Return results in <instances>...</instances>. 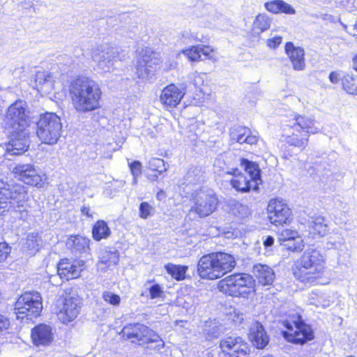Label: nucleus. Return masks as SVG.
<instances>
[{
  "label": "nucleus",
  "mask_w": 357,
  "mask_h": 357,
  "mask_svg": "<svg viewBox=\"0 0 357 357\" xmlns=\"http://www.w3.org/2000/svg\"><path fill=\"white\" fill-rule=\"evenodd\" d=\"M69 94L75 109L79 113L93 112L100 107L102 91L95 80L79 76L71 80Z\"/></svg>",
  "instance_id": "nucleus-1"
},
{
  "label": "nucleus",
  "mask_w": 357,
  "mask_h": 357,
  "mask_svg": "<svg viewBox=\"0 0 357 357\" xmlns=\"http://www.w3.org/2000/svg\"><path fill=\"white\" fill-rule=\"evenodd\" d=\"M200 54H203L206 58L211 59V53L213 52V50L210 46L199 45Z\"/></svg>",
  "instance_id": "nucleus-55"
},
{
  "label": "nucleus",
  "mask_w": 357,
  "mask_h": 357,
  "mask_svg": "<svg viewBox=\"0 0 357 357\" xmlns=\"http://www.w3.org/2000/svg\"><path fill=\"white\" fill-rule=\"evenodd\" d=\"M11 252V247L6 242L0 243V264L4 262Z\"/></svg>",
  "instance_id": "nucleus-49"
},
{
  "label": "nucleus",
  "mask_w": 357,
  "mask_h": 357,
  "mask_svg": "<svg viewBox=\"0 0 357 357\" xmlns=\"http://www.w3.org/2000/svg\"><path fill=\"white\" fill-rule=\"evenodd\" d=\"M208 357H226L227 354L225 349L222 348V346H219L218 347H215L211 349L207 353Z\"/></svg>",
  "instance_id": "nucleus-52"
},
{
  "label": "nucleus",
  "mask_w": 357,
  "mask_h": 357,
  "mask_svg": "<svg viewBox=\"0 0 357 357\" xmlns=\"http://www.w3.org/2000/svg\"><path fill=\"white\" fill-rule=\"evenodd\" d=\"M232 161L236 163L240 162L248 175V178L254 183V191H258L259 185L261 183L262 181L261 170L256 162L248 159L237 158L234 153H227L216 159L214 162V166H220L226 162L230 164Z\"/></svg>",
  "instance_id": "nucleus-11"
},
{
  "label": "nucleus",
  "mask_w": 357,
  "mask_h": 357,
  "mask_svg": "<svg viewBox=\"0 0 357 357\" xmlns=\"http://www.w3.org/2000/svg\"><path fill=\"white\" fill-rule=\"evenodd\" d=\"M203 333L206 339L211 340L221 335L223 333V327L215 321H210L205 325Z\"/></svg>",
  "instance_id": "nucleus-40"
},
{
  "label": "nucleus",
  "mask_w": 357,
  "mask_h": 357,
  "mask_svg": "<svg viewBox=\"0 0 357 357\" xmlns=\"http://www.w3.org/2000/svg\"><path fill=\"white\" fill-rule=\"evenodd\" d=\"M284 131V141L289 145L303 149L307 145L310 135L317 133L319 128L315 126V121L312 118L295 114Z\"/></svg>",
  "instance_id": "nucleus-4"
},
{
  "label": "nucleus",
  "mask_w": 357,
  "mask_h": 357,
  "mask_svg": "<svg viewBox=\"0 0 357 357\" xmlns=\"http://www.w3.org/2000/svg\"><path fill=\"white\" fill-rule=\"evenodd\" d=\"M165 268L174 279L180 281L185 278V273L188 266L169 263L165 266Z\"/></svg>",
  "instance_id": "nucleus-39"
},
{
  "label": "nucleus",
  "mask_w": 357,
  "mask_h": 357,
  "mask_svg": "<svg viewBox=\"0 0 357 357\" xmlns=\"http://www.w3.org/2000/svg\"><path fill=\"white\" fill-rule=\"evenodd\" d=\"M122 334L132 342L139 344L162 341L160 336L153 330L139 323L127 324L123 327Z\"/></svg>",
  "instance_id": "nucleus-12"
},
{
  "label": "nucleus",
  "mask_w": 357,
  "mask_h": 357,
  "mask_svg": "<svg viewBox=\"0 0 357 357\" xmlns=\"http://www.w3.org/2000/svg\"><path fill=\"white\" fill-rule=\"evenodd\" d=\"M29 146V141L26 129L11 131V139L7 147V151L9 154L13 155H20L27 151Z\"/></svg>",
  "instance_id": "nucleus-21"
},
{
  "label": "nucleus",
  "mask_w": 357,
  "mask_h": 357,
  "mask_svg": "<svg viewBox=\"0 0 357 357\" xmlns=\"http://www.w3.org/2000/svg\"><path fill=\"white\" fill-rule=\"evenodd\" d=\"M289 249L292 250L294 252H298L303 250V245L299 243L298 245L291 246L288 245Z\"/></svg>",
  "instance_id": "nucleus-61"
},
{
  "label": "nucleus",
  "mask_w": 357,
  "mask_h": 357,
  "mask_svg": "<svg viewBox=\"0 0 357 357\" xmlns=\"http://www.w3.org/2000/svg\"><path fill=\"white\" fill-rule=\"evenodd\" d=\"M285 51L291 61L294 70H303L305 69L303 49L296 47L292 43L288 42L285 45Z\"/></svg>",
  "instance_id": "nucleus-28"
},
{
  "label": "nucleus",
  "mask_w": 357,
  "mask_h": 357,
  "mask_svg": "<svg viewBox=\"0 0 357 357\" xmlns=\"http://www.w3.org/2000/svg\"><path fill=\"white\" fill-rule=\"evenodd\" d=\"M110 234V229L104 220H98L93 227L92 236L97 241L107 238Z\"/></svg>",
  "instance_id": "nucleus-36"
},
{
  "label": "nucleus",
  "mask_w": 357,
  "mask_h": 357,
  "mask_svg": "<svg viewBox=\"0 0 357 357\" xmlns=\"http://www.w3.org/2000/svg\"><path fill=\"white\" fill-rule=\"evenodd\" d=\"M271 22V21L267 15L260 14L257 16L254 22V26L255 29H258L260 32H262L270 28Z\"/></svg>",
  "instance_id": "nucleus-43"
},
{
  "label": "nucleus",
  "mask_w": 357,
  "mask_h": 357,
  "mask_svg": "<svg viewBox=\"0 0 357 357\" xmlns=\"http://www.w3.org/2000/svg\"><path fill=\"white\" fill-rule=\"evenodd\" d=\"M150 297L152 299L160 298L163 294L162 287L158 284H154L149 288Z\"/></svg>",
  "instance_id": "nucleus-51"
},
{
  "label": "nucleus",
  "mask_w": 357,
  "mask_h": 357,
  "mask_svg": "<svg viewBox=\"0 0 357 357\" xmlns=\"http://www.w3.org/2000/svg\"><path fill=\"white\" fill-rule=\"evenodd\" d=\"M342 86L347 93L357 95V85L354 83V77L352 75H344L342 79Z\"/></svg>",
  "instance_id": "nucleus-41"
},
{
  "label": "nucleus",
  "mask_w": 357,
  "mask_h": 357,
  "mask_svg": "<svg viewBox=\"0 0 357 357\" xmlns=\"http://www.w3.org/2000/svg\"><path fill=\"white\" fill-rule=\"evenodd\" d=\"M36 84L38 89L48 91L52 89L53 83L51 75L47 71H38L35 76Z\"/></svg>",
  "instance_id": "nucleus-35"
},
{
  "label": "nucleus",
  "mask_w": 357,
  "mask_h": 357,
  "mask_svg": "<svg viewBox=\"0 0 357 357\" xmlns=\"http://www.w3.org/2000/svg\"><path fill=\"white\" fill-rule=\"evenodd\" d=\"M42 238L38 233H29L26 239L25 247L29 251V255H34L42 246Z\"/></svg>",
  "instance_id": "nucleus-38"
},
{
  "label": "nucleus",
  "mask_w": 357,
  "mask_h": 357,
  "mask_svg": "<svg viewBox=\"0 0 357 357\" xmlns=\"http://www.w3.org/2000/svg\"><path fill=\"white\" fill-rule=\"evenodd\" d=\"M0 199H5L8 210L22 207L28 200L26 188L19 183L9 184L0 181Z\"/></svg>",
  "instance_id": "nucleus-9"
},
{
  "label": "nucleus",
  "mask_w": 357,
  "mask_h": 357,
  "mask_svg": "<svg viewBox=\"0 0 357 357\" xmlns=\"http://www.w3.org/2000/svg\"><path fill=\"white\" fill-rule=\"evenodd\" d=\"M22 3H24L26 6L27 7H31L33 5V3L32 2H26V1H24V2H22Z\"/></svg>",
  "instance_id": "nucleus-63"
},
{
  "label": "nucleus",
  "mask_w": 357,
  "mask_h": 357,
  "mask_svg": "<svg viewBox=\"0 0 357 357\" xmlns=\"http://www.w3.org/2000/svg\"><path fill=\"white\" fill-rule=\"evenodd\" d=\"M83 261H70L67 259H61L57 265V273L61 278L70 280L77 278L82 271Z\"/></svg>",
  "instance_id": "nucleus-22"
},
{
  "label": "nucleus",
  "mask_w": 357,
  "mask_h": 357,
  "mask_svg": "<svg viewBox=\"0 0 357 357\" xmlns=\"http://www.w3.org/2000/svg\"><path fill=\"white\" fill-rule=\"evenodd\" d=\"M102 299L113 306H119L121 303V298L119 295L109 291H105L102 294Z\"/></svg>",
  "instance_id": "nucleus-44"
},
{
  "label": "nucleus",
  "mask_w": 357,
  "mask_h": 357,
  "mask_svg": "<svg viewBox=\"0 0 357 357\" xmlns=\"http://www.w3.org/2000/svg\"><path fill=\"white\" fill-rule=\"evenodd\" d=\"M13 172L18 180L27 185L36 188H41L43 185L41 172L33 164H18Z\"/></svg>",
  "instance_id": "nucleus-16"
},
{
  "label": "nucleus",
  "mask_w": 357,
  "mask_h": 357,
  "mask_svg": "<svg viewBox=\"0 0 357 357\" xmlns=\"http://www.w3.org/2000/svg\"><path fill=\"white\" fill-rule=\"evenodd\" d=\"M90 240L79 235L70 236L66 243L67 246L70 248L75 255L89 254Z\"/></svg>",
  "instance_id": "nucleus-29"
},
{
  "label": "nucleus",
  "mask_w": 357,
  "mask_h": 357,
  "mask_svg": "<svg viewBox=\"0 0 357 357\" xmlns=\"http://www.w3.org/2000/svg\"><path fill=\"white\" fill-rule=\"evenodd\" d=\"M160 63L156 53L149 49L142 50L137 58L136 73L139 78L146 79L153 74Z\"/></svg>",
  "instance_id": "nucleus-15"
},
{
  "label": "nucleus",
  "mask_w": 357,
  "mask_h": 357,
  "mask_svg": "<svg viewBox=\"0 0 357 357\" xmlns=\"http://www.w3.org/2000/svg\"><path fill=\"white\" fill-rule=\"evenodd\" d=\"M227 208L228 213L239 222H248L251 219L252 211L250 207L234 199L227 200Z\"/></svg>",
  "instance_id": "nucleus-23"
},
{
  "label": "nucleus",
  "mask_w": 357,
  "mask_h": 357,
  "mask_svg": "<svg viewBox=\"0 0 357 357\" xmlns=\"http://www.w3.org/2000/svg\"><path fill=\"white\" fill-rule=\"evenodd\" d=\"M234 257L225 252H211L202 256L197 264V272L202 279L220 278L236 266Z\"/></svg>",
  "instance_id": "nucleus-3"
},
{
  "label": "nucleus",
  "mask_w": 357,
  "mask_h": 357,
  "mask_svg": "<svg viewBox=\"0 0 357 357\" xmlns=\"http://www.w3.org/2000/svg\"><path fill=\"white\" fill-rule=\"evenodd\" d=\"M43 310L42 298L36 291H29L22 294L14 306L17 319L31 321L40 314Z\"/></svg>",
  "instance_id": "nucleus-8"
},
{
  "label": "nucleus",
  "mask_w": 357,
  "mask_h": 357,
  "mask_svg": "<svg viewBox=\"0 0 357 357\" xmlns=\"http://www.w3.org/2000/svg\"><path fill=\"white\" fill-rule=\"evenodd\" d=\"M185 92L180 89L174 84L167 86L162 91L160 101L166 106L176 107L183 98Z\"/></svg>",
  "instance_id": "nucleus-25"
},
{
  "label": "nucleus",
  "mask_w": 357,
  "mask_h": 357,
  "mask_svg": "<svg viewBox=\"0 0 357 357\" xmlns=\"http://www.w3.org/2000/svg\"><path fill=\"white\" fill-rule=\"evenodd\" d=\"M183 54L192 61H197L201 58L199 46H192L190 49L183 51Z\"/></svg>",
  "instance_id": "nucleus-47"
},
{
  "label": "nucleus",
  "mask_w": 357,
  "mask_h": 357,
  "mask_svg": "<svg viewBox=\"0 0 357 357\" xmlns=\"http://www.w3.org/2000/svg\"><path fill=\"white\" fill-rule=\"evenodd\" d=\"M139 217L143 219H146L154 213V208L151 206L148 202H144L140 204L139 207Z\"/></svg>",
  "instance_id": "nucleus-46"
},
{
  "label": "nucleus",
  "mask_w": 357,
  "mask_h": 357,
  "mask_svg": "<svg viewBox=\"0 0 357 357\" xmlns=\"http://www.w3.org/2000/svg\"><path fill=\"white\" fill-rule=\"evenodd\" d=\"M6 201L5 199H0V216L3 215L6 211H9L8 207H5Z\"/></svg>",
  "instance_id": "nucleus-59"
},
{
  "label": "nucleus",
  "mask_w": 357,
  "mask_h": 357,
  "mask_svg": "<svg viewBox=\"0 0 357 357\" xmlns=\"http://www.w3.org/2000/svg\"><path fill=\"white\" fill-rule=\"evenodd\" d=\"M153 179L155 180L158 177V174H155L153 175Z\"/></svg>",
  "instance_id": "nucleus-64"
},
{
  "label": "nucleus",
  "mask_w": 357,
  "mask_h": 357,
  "mask_svg": "<svg viewBox=\"0 0 357 357\" xmlns=\"http://www.w3.org/2000/svg\"><path fill=\"white\" fill-rule=\"evenodd\" d=\"M218 199L211 190H200L193 198L190 212H195L200 218L208 216L217 208Z\"/></svg>",
  "instance_id": "nucleus-10"
},
{
  "label": "nucleus",
  "mask_w": 357,
  "mask_h": 357,
  "mask_svg": "<svg viewBox=\"0 0 357 357\" xmlns=\"http://www.w3.org/2000/svg\"><path fill=\"white\" fill-rule=\"evenodd\" d=\"M280 323L286 328L282 332V336L289 342L303 344L314 337L311 326L298 313L289 314Z\"/></svg>",
  "instance_id": "nucleus-5"
},
{
  "label": "nucleus",
  "mask_w": 357,
  "mask_h": 357,
  "mask_svg": "<svg viewBox=\"0 0 357 357\" xmlns=\"http://www.w3.org/2000/svg\"><path fill=\"white\" fill-rule=\"evenodd\" d=\"M264 6L267 10L275 14L284 13L288 15L295 14V9L289 3L282 0H273L265 3Z\"/></svg>",
  "instance_id": "nucleus-32"
},
{
  "label": "nucleus",
  "mask_w": 357,
  "mask_h": 357,
  "mask_svg": "<svg viewBox=\"0 0 357 357\" xmlns=\"http://www.w3.org/2000/svg\"><path fill=\"white\" fill-rule=\"evenodd\" d=\"M264 245L266 248L271 247L274 243V238L271 236H266V239L264 241Z\"/></svg>",
  "instance_id": "nucleus-58"
},
{
  "label": "nucleus",
  "mask_w": 357,
  "mask_h": 357,
  "mask_svg": "<svg viewBox=\"0 0 357 357\" xmlns=\"http://www.w3.org/2000/svg\"><path fill=\"white\" fill-rule=\"evenodd\" d=\"M267 211L268 218L273 225L279 226L289 223L291 211L282 200L271 199L268 205Z\"/></svg>",
  "instance_id": "nucleus-17"
},
{
  "label": "nucleus",
  "mask_w": 357,
  "mask_h": 357,
  "mask_svg": "<svg viewBox=\"0 0 357 357\" xmlns=\"http://www.w3.org/2000/svg\"><path fill=\"white\" fill-rule=\"evenodd\" d=\"M324 257L321 251L309 248L294 261L291 270L294 278L305 287L320 283L324 269Z\"/></svg>",
  "instance_id": "nucleus-2"
},
{
  "label": "nucleus",
  "mask_w": 357,
  "mask_h": 357,
  "mask_svg": "<svg viewBox=\"0 0 357 357\" xmlns=\"http://www.w3.org/2000/svg\"><path fill=\"white\" fill-rule=\"evenodd\" d=\"M282 37L278 36L268 39L267 45L271 48H276L282 43Z\"/></svg>",
  "instance_id": "nucleus-56"
},
{
  "label": "nucleus",
  "mask_w": 357,
  "mask_h": 357,
  "mask_svg": "<svg viewBox=\"0 0 357 357\" xmlns=\"http://www.w3.org/2000/svg\"><path fill=\"white\" fill-rule=\"evenodd\" d=\"M225 166H219L222 172L227 174H231L234 178L231 180V184L234 188L241 192H247L250 190H254V183L248 176L242 174L238 168L234 165L223 164Z\"/></svg>",
  "instance_id": "nucleus-18"
},
{
  "label": "nucleus",
  "mask_w": 357,
  "mask_h": 357,
  "mask_svg": "<svg viewBox=\"0 0 357 357\" xmlns=\"http://www.w3.org/2000/svg\"><path fill=\"white\" fill-rule=\"evenodd\" d=\"M204 179V172L200 167H192L190 168L185 175L182 184L195 185L202 183Z\"/></svg>",
  "instance_id": "nucleus-34"
},
{
  "label": "nucleus",
  "mask_w": 357,
  "mask_h": 357,
  "mask_svg": "<svg viewBox=\"0 0 357 357\" xmlns=\"http://www.w3.org/2000/svg\"><path fill=\"white\" fill-rule=\"evenodd\" d=\"M36 135L44 144H55L60 136L62 128L60 117L54 112L41 114L36 122Z\"/></svg>",
  "instance_id": "nucleus-7"
},
{
  "label": "nucleus",
  "mask_w": 357,
  "mask_h": 357,
  "mask_svg": "<svg viewBox=\"0 0 357 357\" xmlns=\"http://www.w3.org/2000/svg\"><path fill=\"white\" fill-rule=\"evenodd\" d=\"M234 321L236 323L241 324L244 320V314L243 313H241L239 312H236V310L234 311Z\"/></svg>",
  "instance_id": "nucleus-57"
},
{
  "label": "nucleus",
  "mask_w": 357,
  "mask_h": 357,
  "mask_svg": "<svg viewBox=\"0 0 357 357\" xmlns=\"http://www.w3.org/2000/svg\"><path fill=\"white\" fill-rule=\"evenodd\" d=\"M119 252L118 251H107L103 250L100 253L99 266L105 265L103 268H109L112 266H115L119 261Z\"/></svg>",
  "instance_id": "nucleus-37"
},
{
  "label": "nucleus",
  "mask_w": 357,
  "mask_h": 357,
  "mask_svg": "<svg viewBox=\"0 0 357 357\" xmlns=\"http://www.w3.org/2000/svg\"><path fill=\"white\" fill-rule=\"evenodd\" d=\"M129 167L133 176V183H136L137 177L142 174V163L138 160H135L130 163Z\"/></svg>",
  "instance_id": "nucleus-50"
},
{
  "label": "nucleus",
  "mask_w": 357,
  "mask_h": 357,
  "mask_svg": "<svg viewBox=\"0 0 357 357\" xmlns=\"http://www.w3.org/2000/svg\"><path fill=\"white\" fill-rule=\"evenodd\" d=\"M28 112L23 101H16L7 109L6 126L12 130H23L28 126Z\"/></svg>",
  "instance_id": "nucleus-13"
},
{
  "label": "nucleus",
  "mask_w": 357,
  "mask_h": 357,
  "mask_svg": "<svg viewBox=\"0 0 357 357\" xmlns=\"http://www.w3.org/2000/svg\"><path fill=\"white\" fill-rule=\"evenodd\" d=\"M91 58L98 67L105 72L114 69L119 55L116 49L107 45H98L92 50Z\"/></svg>",
  "instance_id": "nucleus-14"
},
{
  "label": "nucleus",
  "mask_w": 357,
  "mask_h": 357,
  "mask_svg": "<svg viewBox=\"0 0 357 357\" xmlns=\"http://www.w3.org/2000/svg\"><path fill=\"white\" fill-rule=\"evenodd\" d=\"M297 231L295 230H291V229H282L280 234H279V240L281 241H301V239L298 238L296 239L297 237Z\"/></svg>",
  "instance_id": "nucleus-45"
},
{
  "label": "nucleus",
  "mask_w": 357,
  "mask_h": 357,
  "mask_svg": "<svg viewBox=\"0 0 357 357\" xmlns=\"http://www.w3.org/2000/svg\"><path fill=\"white\" fill-rule=\"evenodd\" d=\"M352 66L353 68L357 72V54L353 58Z\"/></svg>",
  "instance_id": "nucleus-62"
},
{
  "label": "nucleus",
  "mask_w": 357,
  "mask_h": 357,
  "mask_svg": "<svg viewBox=\"0 0 357 357\" xmlns=\"http://www.w3.org/2000/svg\"><path fill=\"white\" fill-rule=\"evenodd\" d=\"M343 75L340 71H333L329 75V79L333 84H337L340 81L342 82Z\"/></svg>",
  "instance_id": "nucleus-54"
},
{
  "label": "nucleus",
  "mask_w": 357,
  "mask_h": 357,
  "mask_svg": "<svg viewBox=\"0 0 357 357\" xmlns=\"http://www.w3.org/2000/svg\"><path fill=\"white\" fill-rule=\"evenodd\" d=\"M253 273L258 282L263 286L271 285L275 278V273L271 267L260 264L254 266Z\"/></svg>",
  "instance_id": "nucleus-30"
},
{
  "label": "nucleus",
  "mask_w": 357,
  "mask_h": 357,
  "mask_svg": "<svg viewBox=\"0 0 357 357\" xmlns=\"http://www.w3.org/2000/svg\"><path fill=\"white\" fill-rule=\"evenodd\" d=\"M230 139L232 142L239 144H255L258 138L256 135H252L248 128L243 126L234 127L230 130Z\"/></svg>",
  "instance_id": "nucleus-27"
},
{
  "label": "nucleus",
  "mask_w": 357,
  "mask_h": 357,
  "mask_svg": "<svg viewBox=\"0 0 357 357\" xmlns=\"http://www.w3.org/2000/svg\"><path fill=\"white\" fill-rule=\"evenodd\" d=\"M343 243V238L340 235L330 236L326 243V248L328 249H339Z\"/></svg>",
  "instance_id": "nucleus-48"
},
{
  "label": "nucleus",
  "mask_w": 357,
  "mask_h": 357,
  "mask_svg": "<svg viewBox=\"0 0 357 357\" xmlns=\"http://www.w3.org/2000/svg\"><path fill=\"white\" fill-rule=\"evenodd\" d=\"M204 79L201 75L194 72L190 73L187 76V81L183 84V90L184 92H193L197 93V91L202 92V86L203 85Z\"/></svg>",
  "instance_id": "nucleus-31"
},
{
  "label": "nucleus",
  "mask_w": 357,
  "mask_h": 357,
  "mask_svg": "<svg viewBox=\"0 0 357 357\" xmlns=\"http://www.w3.org/2000/svg\"><path fill=\"white\" fill-rule=\"evenodd\" d=\"M81 308V300L78 296H67L59 313V317L63 323L73 321L79 314Z\"/></svg>",
  "instance_id": "nucleus-20"
},
{
  "label": "nucleus",
  "mask_w": 357,
  "mask_h": 357,
  "mask_svg": "<svg viewBox=\"0 0 357 357\" xmlns=\"http://www.w3.org/2000/svg\"><path fill=\"white\" fill-rule=\"evenodd\" d=\"M33 343L37 346H47L53 341L52 328L45 324H40L31 330Z\"/></svg>",
  "instance_id": "nucleus-24"
},
{
  "label": "nucleus",
  "mask_w": 357,
  "mask_h": 357,
  "mask_svg": "<svg viewBox=\"0 0 357 357\" xmlns=\"http://www.w3.org/2000/svg\"><path fill=\"white\" fill-rule=\"evenodd\" d=\"M220 346L229 357H249L248 345L241 337H227L220 341Z\"/></svg>",
  "instance_id": "nucleus-19"
},
{
  "label": "nucleus",
  "mask_w": 357,
  "mask_h": 357,
  "mask_svg": "<svg viewBox=\"0 0 357 357\" xmlns=\"http://www.w3.org/2000/svg\"><path fill=\"white\" fill-rule=\"evenodd\" d=\"M148 167L153 172H158V174H161L167 169L164 160L158 158H153L149 160Z\"/></svg>",
  "instance_id": "nucleus-42"
},
{
  "label": "nucleus",
  "mask_w": 357,
  "mask_h": 357,
  "mask_svg": "<svg viewBox=\"0 0 357 357\" xmlns=\"http://www.w3.org/2000/svg\"><path fill=\"white\" fill-rule=\"evenodd\" d=\"M326 220L321 215H315L309 221V228L310 233L318 234L323 236L326 235L328 230V226Z\"/></svg>",
  "instance_id": "nucleus-33"
},
{
  "label": "nucleus",
  "mask_w": 357,
  "mask_h": 357,
  "mask_svg": "<svg viewBox=\"0 0 357 357\" xmlns=\"http://www.w3.org/2000/svg\"><path fill=\"white\" fill-rule=\"evenodd\" d=\"M9 319L0 314V335L5 334L10 328Z\"/></svg>",
  "instance_id": "nucleus-53"
},
{
  "label": "nucleus",
  "mask_w": 357,
  "mask_h": 357,
  "mask_svg": "<svg viewBox=\"0 0 357 357\" xmlns=\"http://www.w3.org/2000/svg\"><path fill=\"white\" fill-rule=\"evenodd\" d=\"M249 338L252 344L259 349L265 348L269 342V337L267 335L264 326L258 321L254 322L251 324Z\"/></svg>",
  "instance_id": "nucleus-26"
},
{
  "label": "nucleus",
  "mask_w": 357,
  "mask_h": 357,
  "mask_svg": "<svg viewBox=\"0 0 357 357\" xmlns=\"http://www.w3.org/2000/svg\"><path fill=\"white\" fill-rule=\"evenodd\" d=\"M255 280L248 273H234L219 281L218 290L232 297H245L255 291Z\"/></svg>",
  "instance_id": "nucleus-6"
},
{
  "label": "nucleus",
  "mask_w": 357,
  "mask_h": 357,
  "mask_svg": "<svg viewBox=\"0 0 357 357\" xmlns=\"http://www.w3.org/2000/svg\"><path fill=\"white\" fill-rule=\"evenodd\" d=\"M81 211H82V214L85 215L88 218H92L93 217V215H92V213L91 212V209L88 206H83V207H82Z\"/></svg>",
  "instance_id": "nucleus-60"
}]
</instances>
